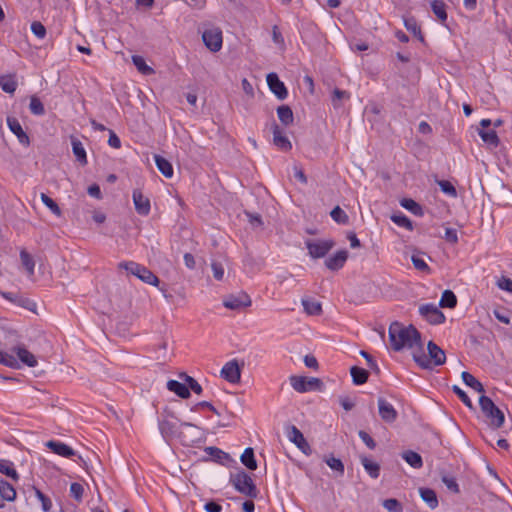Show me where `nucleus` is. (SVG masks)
I'll use <instances>...</instances> for the list:
<instances>
[{"label":"nucleus","mask_w":512,"mask_h":512,"mask_svg":"<svg viewBox=\"0 0 512 512\" xmlns=\"http://www.w3.org/2000/svg\"><path fill=\"white\" fill-rule=\"evenodd\" d=\"M273 144L282 151H289L292 148L290 140L283 135L278 124H273Z\"/></svg>","instance_id":"6ab92c4d"},{"label":"nucleus","mask_w":512,"mask_h":512,"mask_svg":"<svg viewBox=\"0 0 512 512\" xmlns=\"http://www.w3.org/2000/svg\"><path fill=\"white\" fill-rule=\"evenodd\" d=\"M442 482L446 485L447 489H449L453 493H459V485L457 484L455 478L444 475L442 477Z\"/></svg>","instance_id":"13d9d810"},{"label":"nucleus","mask_w":512,"mask_h":512,"mask_svg":"<svg viewBox=\"0 0 512 512\" xmlns=\"http://www.w3.org/2000/svg\"><path fill=\"white\" fill-rule=\"evenodd\" d=\"M180 378H182L185 381L186 386L191 389L196 394L202 393V387L201 385L191 376L187 375L186 373H181Z\"/></svg>","instance_id":"a18cd8bd"},{"label":"nucleus","mask_w":512,"mask_h":512,"mask_svg":"<svg viewBox=\"0 0 512 512\" xmlns=\"http://www.w3.org/2000/svg\"><path fill=\"white\" fill-rule=\"evenodd\" d=\"M378 412L381 419L386 423H393L398 417V413L392 404L382 397L378 399Z\"/></svg>","instance_id":"dca6fc26"},{"label":"nucleus","mask_w":512,"mask_h":512,"mask_svg":"<svg viewBox=\"0 0 512 512\" xmlns=\"http://www.w3.org/2000/svg\"><path fill=\"white\" fill-rule=\"evenodd\" d=\"M155 163L158 170L167 178H171L173 176V167L172 164L160 155H155Z\"/></svg>","instance_id":"bb28decb"},{"label":"nucleus","mask_w":512,"mask_h":512,"mask_svg":"<svg viewBox=\"0 0 512 512\" xmlns=\"http://www.w3.org/2000/svg\"><path fill=\"white\" fill-rule=\"evenodd\" d=\"M277 116L284 126L293 124L294 115L292 109L288 105H281L277 108Z\"/></svg>","instance_id":"b1692460"},{"label":"nucleus","mask_w":512,"mask_h":512,"mask_svg":"<svg viewBox=\"0 0 512 512\" xmlns=\"http://www.w3.org/2000/svg\"><path fill=\"white\" fill-rule=\"evenodd\" d=\"M29 109H30L31 113L34 115L40 116L45 113V108H44L43 103L36 96H32L30 98Z\"/></svg>","instance_id":"de8ad7c7"},{"label":"nucleus","mask_w":512,"mask_h":512,"mask_svg":"<svg viewBox=\"0 0 512 512\" xmlns=\"http://www.w3.org/2000/svg\"><path fill=\"white\" fill-rule=\"evenodd\" d=\"M454 393L461 399V401L470 409L473 408L472 401L468 397V395L463 391L459 386L454 385L453 386Z\"/></svg>","instance_id":"4d7b16f0"},{"label":"nucleus","mask_w":512,"mask_h":512,"mask_svg":"<svg viewBox=\"0 0 512 512\" xmlns=\"http://www.w3.org/2000/svg\"><path fill=\"white\" fill-rule=\"evenodd\" d=\"M202 39L206 47L212 52H217L222 47V32L219 29L205 30Z\"/></svg>","instance_id":"f8f14e48"},{"label":"nucleus","mask_w":512,"mask_h":512,"mask_svg":"<svg viewBox=\"0 0 512 512\" xmlns=\"http://www.w3.org/2000/svg\"><path fill=\"white\" fill-rule=\"evenodd\" d=\"M181 430L179 432L178 440L184 446H192L194 443L202 439V429L197 425L190 422H181Z\"/></svg>","instance_id":"423d86ee"},{"label":"nucleus","mask_w":512,"mask_h":512,"mask_svg":"<svg viewBox=\"0 0 512 512\" xmlns=\"http://www.w3.org/2000/svg\"><path fill=\"white\" fill-rule=\"evenodd\" d=\"M431 8L436 17L443 23L447 20L446 5L441 0H434Z\"/></svg>","instance_id":"58836bf2"},{"label":"nucleus","mask_w":512,"mask_h":512,"mask_svg":"<svg viewBox=\"0 0 512 512\" xmlns=\"http://www.w3.org/2000/svg\"><path fill=\"white\" fill-rule=\"evenodd\" d=\"M361 463L363 467L365 468L366 472L372 477V478H378L380 475V465L376 462H373L366 456L361 457Z\"/></svg>","instance_id":"473e14b6"},{"label":"nucleus","mask_w":512,"mask_h":512,"mask_svg":"<svg viewBox=\"0 0 512 512\" xmlns=\"http://www.w3.org/2000/svg\"><path fill=\"white\" fill-rule=\"evenodd\" d=\"M0 496L3 500L8 502H12L16 499L15 488L3 479H0Z\"/></svg>","instance_id":"393cba45"},{"label":"nucleus","mask_w":512,"mask_h":512,"mask_svg":"<svg viewBox=\"0 0 512 512\" xmlns=\"http://www.w3.org/2000/svg\"><path fill=\"white\" fill-rule=\"evenodd\" d=\"M0 473L6 475L14 481H18L19 475L13 467V463L9 460H0Z\"/></svg>","instance_id":"e433bc0d"},{"label":"nucleus","mask_w":512,"mask_h":512,"mask_svg":"<svg viewBox=\"0 0 512 512\" xmlns=\"http://www.w3.org/2000/svg\"><path fill=\"white\" fill-rule=\"evenodd\" d=\"M34 490H35V494H36L37 498L42 503L43 510L45 512H48L52 506L51 500L46 495H44L39 489L34 487Z\"/></svg>","instance_id":"680f3d73"},{"label":"nucleus","mask_w":512,"mask_h":512,"mask_svg":"<svg viewBox=\"0 0 512 512\" xmlns=\"http://www.w3.org/2000/svg\"><path fill=\"white\" fill-rule=\"evenodd\" d=\"M497 286L502 290L512 293V280L510 278L502 276L497 281Z\"/></svg>","instance_id":"774afa93"},{"label":"nucleus","mask_w":512,"mask_h":512,"mask_svg":"<svg viewBox=\"0 0 512 512\" xmlns=\"http://www.w3.org/2000/svg\"><path fill=\"white\" fill-rule=\"evenodd\" d=\"M349 98H350V94L347 91L335 88L332 93V104L335 108H338L341 106V101L343 99L348 100Z\"/></svg>","instance_id":"3c124183"},{"label":"nucleus","mask_w":512,"mask_h":512,"mask_svg":"<svg viewBox=\"0 0 512 512\" xmlns=\"http://www.w3.org/2000/svg\"><path fill=\"white\" fill-rule=\"evenodd\" d=\"M133 202L135 210L140 215H148L150 212V201L138 189L133 191Z\"/></svg>","instance_id":"f3484780"},{"label":"nucleus","mask_w":512,"mask_h":512,"mask_svg":"<svg viewBox=\"0 0 512 512\" xmlns=\"http://www.w3.org/2000/svg\"><path fill=\"white\" fill-rule=\"evenodd\" d=\"M479 136L491 148H496L500 143L499 137H498L496 131H494V130H489V131L480 130Z\"/></svg>","instance_id":"72a5a7b5"},{"label":"nucleus","mask_w":512,"mask_h":512,"mask_svg":"<svg viewBox=\"0 0 512 512\" xmlns=\"http://www.w3.org/2000/svg\"><path fill=\"white\" fill-rule=\"evenodd\" d=\"M251 303V298L244 292H240L236 295H228L223 300L224 307L230 310H240L242 308L251 306Z\"/></svg>","instance_id":"1a4fd4ad"},{"label":"nucleus","mask_w":512,"mask_h":512,"mask_svg":"<svg viewBox=\"0 0 512 512\" xmlns=\"http://www.w3.org/2000/svg\"><path fill=\"white\" fill-rule=\"evenodd\" d=\"M119 268L125 269L147 284L157 286L159 283L158 277L152 271L136 262H121Z\"/></svg>","instance_id":"20e7f679"},{"label":"nucleus","mask_w":512,"mask_h":512,"mask_svg":"<svg viewBox=\"0 0 512 512\" xmlns=\"http://www.w3.org/2000/svg\"><path fill=\"white\" fill-rule=\"evenodd\" d=\"M419 313L423 316L430 324L436 325L441 324L445 321V315L443 312L434 304H424L420 306Z\"/></svg>","instance_id":"9b49d317"},{"label":"nucleus","mask_w":512,"mask_h":512,"mask_svg":"<svg viewBox=\"0 0 512 512\" xmlns=\"http://www.w3.org/2000/svg\"><path fill=\"white\" fill-rule=\"evenodd\" d=\"M7 124H8L9 129L11 130V132L17 136L20 143H22L24 145H29V143H30L29 137L23 131L21 124L19 123V121L16 118L8 117Z\"/></svg>","instance_id":"412c9836"},{"label":"nucleus","mask_w":512,"mask_h":512,"mask_svg":"<svg viewBox=\"0 0 512 512\" xmlns=\"http://www.w3.org/2000/svg\"><path fill=\"white\" fill-rule=\"evenodd\" d=\"M389 340L394 351L415 349L412 353L413 360L421 368H430V361L423 350L421 334L413 325L405 327L399 322H393L389 327Z\"/></svg>","instance_id":"f257e3e1"},{"label":"nucleus","mask_w":512,"mask_h":512,"mask_svg":"<svg viewBox=\"0 0 512 512\" xmlns=\"http://www.w3.org/2000/svg\"><path fill=\"white\" fill-rule=\"evenodd\" d=\"M402 457L411 467L415 469H419L423 465L422 457L414 451H405L402 454Z\"/></svg>","instance_id":"f704fd0d"},{"label":"nucleus","mask_w":512,"mask_h":512,"mask_svg":"<svg viewBox=\"0 0 512 512\" xmlns=\"http://www.w3.org/2000/svg\"><path fill=\"white\" fill-rule=\"evenodd\" d=\"M421 499L427 503V505L434 509L438 506V499L435 491L430 488H420L419 489Z\"/></svg>","instance_id":"cd10ccee"},{"label":"nucleus","mask_w":512,"mask_h":512,"mask_svg":"<svg viewBox=\"0 0 512 512\" xmlns=\"http://www.w3.org/2000/svg\"><path fill=\"white\" fill-rule=\"evenodd\" d=\"M358 435L359 437L361 438V440L367 445V447L369 449H375L376 447V442L374 441V439L365 431L363 430H360L358 432Z\"/></svg>","instance_id":"69168bd1"},{"label":"nucleus","mask_w":512,"mask_h":512,"mask_svg":"<svg viewBox=\"0 0 512 512\" xmlns=\"http://www.w3.org/2000/svg\"><path fill=\"white\" fill-rule=\"evenodd\" d=\"M293 389L299 393H305L311 390H321L323 383L319 378H306L304 376L293 375L289 378Z\"/></svg>","instance_id":"0eeeda50"},{"label":"nucleus","mask_w":512,"mask_h":512,"mask_svg":"<svg viewBox=\"0 0 512 512\" xmlns=\"http://www.w3.org/2000/svg\"><path fill=\"white\" fill-rule=\"evenodd\" d=\"M425 255L426 254L423 253V252L414 253L412 255V257H411V260H412V263H413L414 267L417 270L429 273L430 272V268L427 265V263L425 262V259H424Z\"/></svg>","instance_id":"a19ab883"},{"label":"nucleus","mask_w":512,"mask_h":512,"mask_svg":"<svg viewBox=\"0 0 512 512\" xmlns=\"http://www.w3.org/2000/svg\"><path fill=\"white\" fill-rule=\"evenodd\" d=\"M325 462L332 470L337 471L340 475L344 474V464L340 459L330 456L325 458Z\"/></svg>","instance_id":"603ef678"},{"label":"nucleus","mask_w":512,"mask_h":512,"mask_svg":"<svg viewBox=\"0 0 512 512\" xmlns=\"http://www.w3.org/2000/svg\"><path fill=\"white\" fill-rule=\"evenodd\" d=\"M31 31L33 32V34L35 36H37L38 38L42 39L45 37L46 35V28L44 27V25L39 22V21H34L32 24H31Z\"/></svg>","instance_id":"bf43d9fd"},{"label":"nucleus","mask_w":512,"mask_h":512,"mask_svg":"<svg viewBox=\"0 0 512 512\" xmlns=\"http://www.w3.org/2000/svg\"><path fill=\"white\" fill-rule=\"evenodd\" d=\"M17 81L15 75H2L0 76V88L9 94H13L17 89Z\"/></svg>","instance_id":"a878e982"},{"label":"nucleus","mask_w":512,"mask_h":512,"mask_svg":"<svg viewBox=\"0 0 512 512\" xmlns=\"http://www.w3.org/2000/svg\"><path fill=\"white\" fill-rule=\"evenodd\" d=\"M84 488L82 484L74 482L70 485V494L77 501L81 502L83 498Z\"/></svg>","instance_id":"5fc2aeb1"},{"label":"nucleus","mask_w":512,"mask_h":512,"mask_svg":"<svg viewBox=\"0 0 512 512\" xmlns=\"http://www.w3.org/2000/svg\"><path fill=\"white\" fill-rule=\"evenodd\" d=\"M438 185L443 193H445L451 197L457 196L456 188L453 186V184L451 182H449L447 180H440V181H438Z\"/></svg>","instance_id":"6e6d98bb"},{"label":"nucleus","mask_w":512,"mask_h":512,"mask_svg":"<svg viewBox=\"0 0 512 512\" xmlns=\"http://www.w3.org/2000/svg\"><path fill=\"white\" fill-rule=\"evenodd\" d=\"M132 62L137 68V70L142 73L143 75H151L154 73V70L148 66L142 56L139 55H133L132 56Z\"/></svg>","instance_id":"ea45409f"},{"label":"nucleus","mask_w":512,"mask_h":512,"mask_svg":"<svg viewBox=\"0 0 512 512\" xmlns=\"http://www.w3.org/2000/svg\"><path fill=\"white\" fill-rule=\"evenodd\" d=\"M428 356L426 357L430 361V368H432V364L434 366L443 365L446 361V355L443 349H441L436 343L433 341H429L427 344Z\"/></svg>","instance_id":"2eb2a0df"},{"label":"nucleus","mask_w":512,"mask_h":512,"mask_svg":"<svg viewBox=\"0 0 512 512\" xmlns=\"http://www.w3.org/2000/svg\"><path fill=\"white\" fill-rule=\"evenodd\" d=\"M304 311L311 316H318L322 313V305L313 299H302Z\"/></svg>","instance_id":"7c9ffc66"},{"label":"nucleus","mask_w":512,"mask_h":512,"mask_svg":"<svg viewBox=\"0 0 512 512\" xmlns=\"http://www.w3.org/2000/svg\"><path fill=\"white\" fill-rule=\"evenodd\" d=\"M391 220L397 224L398 226L404 227L409 231L413 230V224L412 221L406 217L404 214H393L391 216Z\"/></svg>","instance_id":"49530a36"},{"label":"nucleus","mask_w":512,"mask_h":512,"mask_svg":"<svg viewBox=\"0 0 512 512\" xmlns=\"http://www.w3.org/2000/svg\"><path fill=\"white\" fill-rule=\"evenodd\" d=\"M240 460L243 465H245L249 470L257 469V461L254 456V450L251 447H248L242 453Z\"/></svg>","instance_id":"2f4dec72"},{"label":"nucleus","mask_w":512,"mask_h":512,"mask_svg":"<svg viewBox=\"0 0 512 512\" xmlns=\"http://www.w3.org/2000/svg\"><path fill=\"white\" fill-rule=\"evenodd\" d=\"M0 363L12 368L18 366L16 357L4 351H0Z\"/></svg>","instance_id":"864d4df0"},{"label":"nucleus","mask_w":512,"mask_h":512,"mask_svg":"<svg viewBox=\"0 0 512 512\" xmlns=\"http://www.w3.org/2000/svg\"><path fill=\"white\" fill-rule=\"evenodd\" d=\"M382 505L389 512H403L402 503L395 498L385 499Z\"/></svg>","instance_id":"09e8293b"},{"label":"nucleus","mask_w":512,"mask_h":512,"mask_svg":"<svg viewBox=\"0 0 512 512\" xmlns=\"http://www.w3.org/2000/svg\"><path fill=\"white\" fill-rule=\"evenodd\" d=\"M360 355L366 359L368 366L372 370H374L377 374L380 373V369H379L377 363L374 361V359L372 358V356L369 353L362 350V351H360Z\"/></svg>","instance_id":"338daca9"},{"label":"nucleus","mask_w":512,"mask_h":512,"mask_svg":"<svg viewBox=\"0 0 512 512\" xmlns=\"http://www.w3.org/2000/svg\"><path fill=\"white\" fill-rule=\"evenodd\" d=\"M40 198L43 204L47 206L53 214H55L58 217L61 216L62 212L60 207L51 197H49L45 193H41Z\"/></svg>","instance_id":"c03bdc74"},{"label":"nucleus","mask_w":512,"mask_h":512,"mask_svg":"<svg viewBox=\"0 0 512 512\" xmlns=\"http://www.w3.org/2000/svg\"><path fill=\"white\" fill-rule=\"evenodd\" d=\"M405 27L407 28V30L414 33V35H417L421 41H423V36L421 34L420 27H418L414 19H406Z\"/></svg>","instance_id":"052dcab7"},{"label":"nucleus","mask_w":512,"mask_h":512,"mask_svg":"<svg viewBox=\"0 0 512 512\" xmlns=\"http://www.w3.org/2000/svg\"><path fill=\"white\" fill-rule=\"evenodd\" d=\"M13 351L16 353L18 359L28 367H35L37 365L36 357L24 346H17Z\"/></svg>","instance_id":"4be33fe9"},{"label":"nucleus","mask_w":512,"mask_h":512,"mask_svg":"<svg viewBox=\"0 0 512 512\" xmlns=\"http://www.w3.org/2000/svg\"><path fill=\"white\" fill-rule=\"evenodd\" d=\"M288 439L296 445V447L305 455H311L312 449L305 439L303 433L294 425L290 426L287 431Z\"/></svg>","instance_id":"9d476101"},{"label":"nucleus","mask_w":512,"mask_h":512,"mask_svg":"<svg viewBox=\"0 0 512 512\" xmlns=\"http://www.w3.org/2000/svg\"><path fill=\"white\" fill-rule=\"evenodd\" d=\"M331 218L339 223V224H347L349 221V217L344 210H342L339 206H336L330 213Z\"/></svg>","instance_id":"8fccbe9b"},{"label":"nucleus","mask_w":512,"mask_h":512,"mask_svg":"<svg viewBox=\"0 0 512 512\" xmlns=\"http://www.w3.org/2000/svg\"><path fill=\"white\" fill-rule=\"evenodd\" d=\"M306 248L308 249L309 255L314 258H323L326 254L334 247L335 242L333 240H306Z\"/></svg>","instance_id":"6e6552de"},{"label":"nucleus","mask_w":512,"mask_h":512,"mask_svg":"<svg viewBox=\"0 0 512 512\" xmlns=\"http://www.w3.org/2000/svg\"><path fill=\"white\" fill-rule=\"evenodd\" d=\"M400 204L402 207H404L405 209H407L408 211H410L411 213H413L416 216L423 215L422 207L417 202H415L413 199L403 198L400 201Z\"/></svg>","instance_id":"79ce46f5"},{"label":"nucleus","mask_w":512,"mask_h":512,"mask_svg":"<svg viewBox=\"0 0 512 512\" xmlns=\"http://www.w3.org/2000/svg\"><path fill=\"white\" fill-rule=\"evenodd\" d=\"M348 258V252L346 250H340L333 256L325 260V266L332 271L341 269Z\"/></svg>","instance_id":"a211bd4d"},{"label":"nucleus","mask_w":512,"mask_h":512,"mask_svg":"<svg viewBox=\"0 0 512 512\" xmlns=\"http://www.w3.org/2000/svg\"><path fill=\"white\" fill-rule=\"evenodd\" d=\"M479 405L484 415L491 420L494 428H500L504 424V413L487 396L482 395L479 398Z\"/></svg>","instance_id":"7ed1b4c3"},{"label":"nucleus","mask_w":512,"mask_h":512,"mask_svg":"<svg viewBox=\"0 0 512 512\" xmlns=\"http://www.w3.org/2000/svg\"><path fill=\"white\" fill-rule=\"evenodd\" d=\"M46 446L55 454L65 458H70L75 455V451L70 446L59 441L50 440L46 443Z\"/></svg>","instance_id":"aec40b11"},{"label":"nucleus","mask_w":512,"mask_h":512,"mask_svg":"<svg viewBox=\"0 0 512 512\" xmlns=\"http://www.w3.org/2000/svg\"><path fill=\"white\" fill-rule=\"evenodd\" d=\"M221 377L226 381L236 384L241 379V368L237 360H231L227 362L221 369Z\"/></svg>","instance_id":"ddd939ff"},{"label":"nucleus","mask_w":512,"mask_h":512,"mask_svg":"<svg viewBox=\"0 0 512 512\" xmlns=\"http://www.w3.org/2000/svg\"><path fill=\"white\" fill-rule=\"evenodd\" d=\"M266 80L269 89L279 100H284L288 96V91L284 83L279 79L276 73H269Z\"/></svg>","instance_id":"4468645a"},{"label":"nucleus","mask_w":512,"mask_h":512,"mask_svg":"<svg viewBox=\"0 0 512 512\" xmlns=\"http://www.w3.org/2000/svg\"><path fill=\"white\" fill-rule=\"evenodd\" d=\"M20 260L23 267L26 269L29 276L34 274L35 269V261L32 256L26 251V249H21L20 251Z\"/></svg>","instance_id":"c9c22d12"},{"label":"nucleus","mask_w":512,"mask_h":512,"mask_svg":"<svg viewBox=\"0 0 512 512\" xmlns=\"http://www.w3.org/2000/svg\"><path fill=\"white\" fill-rule=\"evenodd\" d=\"M167 389L182 399H188L191 395L189 388L185 383L176 380H169L167 382Z\"/></svg>","instance_id":"5701e85b"},{"label":"nucleus","mask_w":512,"mask_h":512,"mask_svg":"<svg viewBox=\"0 0 512 512\" xmlns=\"http://www.w3.org/2000/svg\"><path fill=\"white\" fill-rule=\"evenodd\" d=\"M461 377H462V380L463 382L473 388L474 390H476L477 392L479 393H482L484 392V387L482 385V383L480 381H478L472 374H470L469 372H462L461 374Z\"/></svg>","instance_id":"4c0bfd02"},{"label":"nucleus","mask_w":512,"mask_h":512,"mask_svg":"<svg viewBox=\"0 0 512 512\" xmlns=\"http://www.w3.org/2000/svg\"><path fill=\"white\" fill-rule=\"evenodd\" d=\"M71 144H72L73 153H74L77 161L81 165H86L87 164L86 151H85L81 141H79L76 138H72Z\"/></svg>","instance_id":"c85d7f7f"},{"label":"nucleus","mask_w":512,"mask_h":512,"mask_svg":"<svg viewBox=\"0 0 512 512\" xmlns=\"http://www.w3.org/2000/svg\"><path fill=\"white\" fill-rule=\"evenodd\" d=\"M231 482L235 489L240 493L255 498L257 496V488L252 478L244 471H240L231 477Z\"/></svg>","instance_id":"39448f33"},{"label":"nucleus","mask_w":512,"mask_h":512,"mask_svg":"<svg viewBox=\"0 0 512 512\" xmlns=\"http://www.w3.org/2000/svg\"><path fill=\"white\" fill-rule=\"evenodd\" d=\"M457 304V298L451 290H445L442 293L439 305L441 307L454 308Z\"/></svg>","instance_id":"37998d69"},{"label":"nucleus","mask_w":512,"mask_h":512,"mask_svg":"<svg viewBox=\"0 0 512 512\" xmlns=\"http://www.w3.org/2000/svg\"><path fill=\"white\" fill-rule=\"evenodd\" d=\"M205 451L207 454L215 458L217 461H220L222 458L228 457L226 453H224L222 450L216 447H207Z\"/></svg>","instance_id":"0e129e2a"},{"label":"nucleus","mask_w":512,"mask_h":512,"mask_svg":"<svg viewBox=\"0 0 512 512\" xmlns=\"http://www.w3.org/2000/svg\"><path fill=\"white\" fill-rule=\"evenodd\" d=\"M180 423L174 412L165 410L163 419L158 423L162 437L166 441L178 439L181 430Z\"/></svg>","instance_id":"f03ea898"},{"label":"nucleus","mask_w":512,"mask_h":512,"mask_svg":"<svg viewBox=\"0 0 512 512\" xmlns=\"http://www.w3.org/2000/svg\"><path fill=\"white\" fill-rule=\"evenodd\" d=\"M211 268L213 271V276L216 280L221 281L224 277V268L223 265L219 262H212Z\"/></svg>","instance_id":"e2e57ef3"},{"label":"nucleus","mask_w":512,"mask_h":512,"mask_svg":"<svg viewBox=\"0 0 512 512\" xmlns=\"http://www.w3.org/2000/svg\"><path fill=\"white\" fill-rule=\"evenodd\" d=\"M350 374L352 376L353 383L356 385L366 383L369 377L368 371L358 366H352L350 368Z\"/></svg>","instance_id":"c756f323"}]
</instances>
